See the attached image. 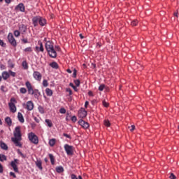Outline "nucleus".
Wrapping results in <instances>:
<instances>
[{"label": "nucleus", "instance_id": "nucleus-5", "mask_svg": "<svg viewBox=\"0 0 179 179\" xmlns=\"http://www.w3.org/2000/svg\"><path fill=\"white\" fill-rule=\"evenodd\" d=\"M64 150L68 156H72L73 155V146L72 145L65 144Z\"/></svg>", "mask_w": 179, "mask_h": 179}, {"label": "nucleus", "instance_id": "nucleus-23", "mask_svg": "<svg viewBox=\"0 0 179 179\" xmlns=\"http://www.w3.org/2000/svg\"><path fill=\"white\" fill-rule=\"evenodd\" d=\"M55 143H57V139L55 138H51L50 141H49V145L50 146H51L52 148V146H55Z\"/></svg>", "mask_w": 179, "mask_h": 179}, {"label": "nucleus", "instance_id": "nucleus-58", "mask_svg": "<svg viewBox=\"0 0 179 179\" xmlns=\"http://www.w3.org/2000/svg\"><path fill=\"white\" fill-rule=\"evenodd\" d=\"M88 94L89 96H91L92 97H93V92L92 91H89Z\"/></svg>", "mask_w": 179, "mask_h": 179}, {"label": "nucleus", "instance_id": "nucleus-26", "mask_svg": "<svg viewBox=\"0 0 179 179\" xmlns=\"http://www.w3.org/2000/svg\"><path fill=\"white\" fill-rule=\"evenodd\" d=\"M57 173H64V167L62 166H57L55 169Z\"/></svg>", "mask_w": 179, "mask_h": 179}, {"label": "nucleus", "instance_id": "nucleus-36", "mask_svg": "<svg viewBox=\"0 0 179 179\" xmlns=\"http://www.w3.org/2000/svg\"><path fill=\"white\" fill-rule=\"evenodd\" d=\"M74 83L76 86H77V87H79V86H80V80H74Z\"/></svg>", "mask_w": 179, "mask_h": 179}, {"label": "nucleus", "instance_id": "nucleus-63", "mask_svg": "<svg viewBox=\"0 0 179 179\" xmlns=\"http://www.w3.org/2000/svg\"><path fill=\"white\" fill-rule=\"evenodd\" d=\"M69 86H71V87L73 88L75 85H73V83H69Z\"/></svg>", "mask_w": 179, "mask_h": 179}, {"label": "nucleus", "instance_id": "nucleus-16", "mask_svg": "<svg viewBox=\"0 0 179 179\" xmlns=\"http://www.w3.org/2000/svg\"><path fill=\"white\" fill-rule=\"evenodd\" d=\"M17 119L18 121H20V122H21L22 124L24 122V117H23V115L20 112H19L17 114Z\"/></svg>", "mask_w": 179, "mask_h": 179}, {"label": "nucleus", "instance_id": "nucleus-62", "mask_svg": "<svg viewBox=\"0 0 179 179\" xmlns=\"http://www.w3.org/2000/svg\"><path fill=\"white\" fill-rule=\"evenodd\" d=\"M66 72H68V73H72V71L69 69L66 70Z\"/></svg>", "mask_w": 179, "mask_h": 179}, {"label": "nucleus", "instance_id": "nucleus-60", "mask_svg": "<svg viewBox=\"0 0 179 179\" xmlns=\"http://www.w3.org/2000/svg\"><path fill=\"white\" fill-rule=\"evenodd\" d=\"M6 3H10L12 2L11 0H5Z\"/></svg>", "mask_w": 179, "mask_h": 179}, {"label": "nucleus", "instance_id": "nucleus-11", "mask_svg": "<svg viewBox=\"0 0 179 179\" xmlns=\"http://www.w3.org/2000/svg\"><path fill=\"white\" fill-rule=\"evenodd\" d=\"M47 52L50 58H57V51H55V49H54V48H52V49H49V50H47Z\"/></svg>", "mask_w": 179, "mask_h": 179}, {"label": "nucleus", "instance_id": "nucleus-1", "mask_svg": "<svg viewBox=\"0 0 179 179\" xmlns=\"http://www.w3.org/2000/svg\"><path fill=\"white\" fill-rule=\"evenodd\" d=\"M13 134L14 137L11 138L12 142H13L14 145H15V146L17 148H22V143H20V141H22V132L20 131V127H16Z\"/></svg>", "mask_w": 179, "mask_h": 179}, {"label": "nucleus", "instance_id": "nucleus-21", "mask_svg": "<svg viewBox=\"0 0 179 179\" xmlns=\"http://www.w3.org/2000/svg\"><path fill=\"white\" fill-rule=\"evenodd\" d=\"M5 121L7 123L8 127H12V119L10 117H6Z\"/></svg>", "mask_w": 179, "mask_h": 179}, {"label": "nucleus", "instance_id": "nucleus-28", "mask_svg": "<svg viewBox=\"0 0 179 179\" xmlns=\"http://www.w3.org/2000/svg\"><path fill=\"white\" fill-rule=\"evenodd\" d=\"M45 122H46L48 127H49V128L52 127V122L50 120V119H46L45 120Z\"/></svg>", "mask_w": 179, "mask_h": 179}, {"label": "nucleus", "instance_id": "nucleus-13", "mask_svg": "<svg viewBox=\"0 0 179 179\" xmlns=\"http://www.w3.org/2000/svg\"><path fill=\"white\" fill-rule=\"evenodd\" d=\"M45 47L46 51H48L49 50L54 48V43L48 41L46 42Z\"/></svg>", "mask_w": 179, "mask_h": 179}, {"label": "nucleus", "instance_id": "nucleus-17", "mask_svg": "<svg viewBox=\"0 0 179 179\" xmlns=\"http://www.w3.org/2000/svg\"><path fill=\"white\" fill-rule=\"evenodd\" d=\"M9 76H10V75L9 73H8V71H3L2 73V78L4 80L9 79Z\"/></svg>", "mask_w": 179, "mask_h": 179}, {"label": "nucleus", "instance_id": "nucleus-49", "mask_svg": "<svg viewBox=\"0 0 179 179\" xmlns=\"http://www.w3.org/2000/svg\"><path fill=\"white\" fill-rule=\"evenodd\" d=\"M10 176L13 177V178H16V174H15L13 172H10Z\"/></svg>", "mask_w": 179, "mask_h": 179}, {"label": "nucleus", "instance_id": "nucleus-2", "mask_svg": "<svg viewBox=\"0 0 179 179\" xmlns=\"http://www.w3.org/2000/svg\"><path fill=\"white\" fill-rule=\"evenodd\" d=\"M32 23L34 27H37L38 24L43 27L45 26V24H47V20H45V18L41 16H35L32 18Z\"/></svg>", "mask_w": 179, "mask_h": 179}, {"label": "nucleus", "instance_id": "nucleus-19", "mask_svg": "<svg viewBox=\"0 0 179 179\" xmlns=\"http://www.w3.org/2000/svg\"><path fill=\"white\" fill-rule=\"evenodd\" d=\"M49 65L50 66H51V68H53V69H58V68H59L58 63H57L56 62H52Z\"/></svg>", "mask_w": 179, "mask_h": 179}, {"label": "nucleus", "instance_id": "nucleus-14", "mask_svg": "<svg viewBox=\"0 0 179 179\" xmlns=\"http://www.w3.org/2000/svg\"><path fill=\"white\" fill-rule=\"evenodd\" d=\"M10 110L11 113H16V106L13 102L8 103Z\"/></svg>", "mask_w": 179, "mask_h": 179}, {"label": "nucleus", "instance_id": "nucleus-3", "mask_svg": "<svg viewBox=\"0 0 179 179\" xmlns=\"http://www.w3.org/2000/svg\"><path fill=\"white\" fill-rule=\"evenodd\" d=\"M25 86L27 89V92H28V94H31V96H33V94L36 96L37 94V92H38V90H34L30 81H27L25 83Z\"/></svg>", "mask_w": 179, "mask_h": 179}, {"label": "nucleus", "instance_id": "nucleus-38", "mask_svg": "<svg viewBox=\"0 0 179 179\" xmlns=\"http://www.w3.org/2000/svg\"><path fill=\"white\" fill-rule=\"evenodd\" d=\"M66 113V110L64 108H62L59 110V113L60 114H65Z\"/></svg>", "mask_w": 179, "mask_h": 179}, {"label": "nucleus", "instance_id": "nucleus-52", "mask_svg": "<svg viewBox=\"0 0 179 179\" xmlns=\"http://www.w3.org/2000/svg\"><path fill=\"white\" fill-rule=\"evenodd\" d=\"M63 135L66 137V138H68L69 139H71V136H69V134H63Z\"/></svg>", "mask_w": 179, "mask_h": 179}, {"label": "nucleus", "instance_id": "nucleus-35", "mask_svg": "<svg viewBox=\"0 0 179 179\" xmlns=\"http://www.w3.org/2000/svg\"><path fill=\"white\" fill-rule=\"evenodd\" d=\"M14 36L15 37H19V36H20V31H19V30L14 31Z\"/></svg>", "mask_w": 179, "mask_h": 179}, {"label": "nucleus", "instance_id": "nucleus-43", "mask_svg": "<svg viewBox=\"0 0 179 179\" xmlns=\"http://www.w3.org/2000/svg\"><path fill=\"white\" fill-rule=\"evenodd\" d=\"M104 125L106 127H110V121L109 120H104Z\"/></svg>", "mask_w": 179, "mask_h": 179}, {"label": "nucleus", "instance_id": "nucleus-22", "mask_svg": "<svg viewBox=\"0 0 179 179\" xmlns=\"http://www.w3.org/2000/svg\"><path fill=\"white\" fill-rule=\"evenodd\" d=\"M45 93H46L47 96H48L49 97H51V96H52V94H53L52 90H51L50 88L45 89Z\"/></svg>", "mask_w": 179, "mask_h": 179}, {"label": "nucleus", "instance_id": "nucleus-37", "mask_svg": "<svg viewBox=\"0 0 179 179\" xmlns=\"http://www.w3.org/2000/svg\"><path fill=\"white\" fill-rule=\"evenodd\" d=\"M104 87H106V85L104 84H102L99 87V90L100 92H103V90H104Z\"/></svg>", "mask_w": 179, "mask_h": 179}, {"label": "nucleus", "instance_id": "nucleus-8", "mask_svg": "<svg viewBox=\"0 0 179 179\" xmlns=\"http://www.w3.org/2000/svg\"><path fill=\"white\" fill-rule=\"evenodd\" d=\"M23 107L26 108V110H28V111H31V110L34 108V103H33V101H29L27 103L23 104Z\"/></svg>", "mask_w": 179, "mask_h": 179}, {"label": "nucleus", "instance_id": "nucleus-56", "mask_svg": "<svg viewBox=\"0 0 179 179\" xmlns=\"http://www.w3.org/2000/svg\"><path fill=\"white\" fill-rule=\"evenodd\" d=\"M87 106H89V101H86L85 103V108H87Z\"/></svg>", "mask_w": 179, "mask_h": 179}, {"label": "nucleus", "instance_id": "nucleus-40", "mask_svg": "<svg viewBox=\"0 0 179 179\" xmlns=\"http://www.w3.org/2000/svg\"><path fill=\"white\" fill-rule=\"evenodd\" d=\"M17 153L18 155H20V156L22 157V159H24L26 157V155H24V154H23L22 152H20V150H17Z\"/></svg>", "mask_w": 179, "mask_h": 179}, {"label": "nucleus", "instance_id": "nucleus-44", "mask_svg": "<svg viewBox=\"0 0 179 179\" xmlns=\"http://www.w3.org/2000/svg\"><path fill=\"white\" fill-rule=\"evenodd\" d=\"M102 104H103V107H106V108L108 107V106H109L108 103L106 102V101H103Z\"/></svg>", "mask_w": 179, "mask_h": 179}, {"label": "nucleus", "instance_id": "nucleus-48", "mask_svg": "<svg viewBox=\"0 0 179 179\" xmlns=\"http://www.w3.org/2000/svg\"><path fill=\"white\" fill-rule=\"evenodd\" d=\"M71 121H73V122H76V121H78V119L76 118V116H73L71 117Z\"/></svg>", "mask_w": 179, "mask_h": 179}, {"label": "nucleus", "instance_id": "nucleus-34", "mask_svg": "<svg viewBox=\"0 0 179 179\" xmlns=\"http://www.w3.org/2000/svg\"><path fill=\"white\" fill-rule=\"evenodd\" d=\"M38 109L41 114H44V108L43 106H38Z\"/></svg>", "mask_w": 179, "mask_h": 179}, {"label": "nucleus", "instance_id": "nucleus-50", "mask_svg": "<svg viewBox=\"0 0 179 179\" xmlns=\"http://www.w3.org/2000/svg\"><path fill=\"white\" fill-rule=\"evenodd\" d=\"M0 173H3V166L1 163H0Z\"/></svg>", "mask_w": 179, "mask_h": 179}, {"label": "nucleus", "instance_id": "nucleus-64", "mask_svg": "<svg viewBox=\"0 0 179 179\" xmlns=\"http://www.w3.org/2000/svg\"><path fill=\"white\" fill-rule=\"evenodd\" d=\"M79 36H80V38H82V39L85 38V37L83 36V35H82V34H80Z\"/></svg>", "mask_w": 179, "mask_h": 179}, {"label": "nucleus", "instance_id": "nucleus-7", "mask_svg": "<svg viewBox=\"0 0 179 179\" xmlns=\"http://www.w3.org/2000/svg\"><path fill=\"white\" fill-rule=\"evenodd\" d=\"M17 164H19V159H15L10 162V166L13 169L15 173H19V168H17Z\"/></svg>", "mask_w": 179, "mask_h": 179}, {"label": "nucleus", "instance_id": "nucleus-42", "mask_svg": "<svg viewBox=\"0 0 179 179\" xmlns=\"http://www.w3.org/2000/svg\"><path fill=\"white\" fill-rule=\"evenodd\" d=\"M21 42L22 43V44H27V43H29V41L27 40V38H22L21 40Z\"/></svg>", "mask_w": 179, "mask_h": 179}, {"label": "nucleus", "instance_id": "nucleus-29", "mask_svg": "<svg viewBox=\"0 0 179 179\" xmlns=\"http://www.w3.org/2000/svg\"><path fill=\"white\" fill-rule=\"evenodd\" d=\"M20 92L22 94H26L27 93V90L25 87H21L20 88Z\"/></svg>", "mask_w": 179, "mask_h": 179}, {"label": "nucleus", "instance_id": "nucleus-61", "mask_svg": "<svg viewBox=\"0 0 179 179\" xmlns=\"http://www.w3.org/2000/svg\"><path fill=\"white\" fill-rule=\"evenodd\" d=\"M1 90L2 92H5V87H4V86H1Z\"/></svg>", "mask_w": 179, "mask_h": 179}, {"label": "nucleus", "instance_id": "nucleus-25", "mask_svg": "<svg viewBox=\"0 0 179 179\" xmlns=\"http://www.w3.org/2000/svg\"><path fill=\"white\" fill-rule=\"evenodd\" d=\"M40 48H38V46L36 47V50H37V51H41V52H44V47L43 46V43H39Z\"/></svg>", "mask_w": 179, "mask_h": 179}, {"label": "nucleus", "instance_id": "nucleus-41", "mask_svg": "<svg viewBox=\"0 0 179 179\" xmlns=\"http://www.w3.org/2000/svg\"><path fill=\"white\" fill-rule=\"evenodd\" d=\"M43 85L44 87H47V86H48V81H47V80H43Z\"/></svg>", "mask_w": 179, "mask_h": 179}, {"label": "nucleus", "instance_id": "nucleus-33", "mask_svg": "<svg viewBox=\"0 0 179 179\" xmlns=\"http://www.w3.org/2000/svg\"><path fill=\"white\" fill-rule=\"evenodd\" d=\"M131 25L134 27V26H138V20H134L131 22Z\"/></svg>", "mask_w": 179, "mask_h": 179}, {"label": "nucleus", "instance_id": "nucleus-9", "mask_svg": "<svg viewBox=\"0 0 179 179\" xmlns=\"http://www.w3.org/2000/svg\"><path fill=\"white\" fill-rule=\"evenodd\" d=\"M33 78H34V79H35V80H37L38 82H41L43 75H41V72L34 71Z\"/></svg>", "mask_w": 179, "mask_h": 179}, {"label": "nucleus", "instance_id": "nucleus-54", "mask_svg": "<svg viewBox=\"0 0 179 179\" xmlns=\"http://www.w3.org/2000/svg\"><path fill=\"white\" fill-rule=\"evenodd\" d=\"M71 179H78L76 175L75 174H71Z\"/></svg>", "mask_w": 179, "mask_h": 179}, {"label": "nucleus", "instance_id": "nucleus-39", "mask_svg": "<svg viewBox=\"0 0 179 179\" xmlns=\"http://www.w3.org/2000/svg\"><path fill=\"white\" fill-rule=\"evenodd\" d=\"M8 72H9L10 76H13V78H15V76H16V73L12 71V70L8 71Z\"/></svg>", "mask_w": 179, "mask_h": 179}, {"label": "nucleus", "instance_id": "nucleus-12", "mask_svg": "<svg viewBox=\"0 0 179 179\" xmlns=\"http://www.w3.org/2000/svg\"><path fill=\"white\" fill-rule=\"evenodd\" d=\"M87 115V111H86L84 108H81L78 111V116L79 117V118H85L86 117Z\"/></svg>", "mask_w": 179, "mask_h": 179}, {"label": "nucleus", "instance_id": "nucleus-55", "mask_svg": "<svg viewBox=\"0 0 179 179\" xmlns=\"http://www.w3.org/2000/svg\"><path fill=\"white\" fill-rule=\"evenodd\" d=\"M34 120L37 123L40 122V120L38 118H37V117H34Z\"/></svg>", "mask_w": 179, "mask_h": 179}, {"label": "nucleus", "instance_id": "nucleus-24", "mask_svg": "<svg viewBox=\"0 0 179 179\" xmlns=\"http://www.w3.org/2000/svg\"><path fill=\"white\" fill-rule=\"evenodd\" d=\"M0 147L3 150H8V145L3 142L0 143Z\"/></svg>", "mask_w": 179, "mask_h": 179}, {"label": "nucleus", "instance_id": "nucleus-51", "mask_svg": "<svg viewBox=\"0 0 179 179\" xmlns=\"http://www.w3.org/2000/svg\"><path fill=\"white\" fill-rule=\"evenodd\" d=\"M130 131L131 132H134V131H135V125H131Z\"/></svg>", "mask_w": 179, "mask_h": 179}, {"label": "nucleus", "instance_id": "nucleus-4", "mask_svg": "<svg viewBox=\"0 0 179 179\" xmlns=\"http://www.w3.org/2000/svg\"><path fill=\"white\" fill-rule=\"evenodd\" d=\"M28 138L32 143H34V145H37L38 143V137H37V136L35 135L34 133H29L28 135Z\"/></svg>", "mask_w": 179, "mask_h": 179}, {"label": "nucleus", "instance_id": "nucleus-15", "mask_svg": "<svg viewBox=\"0 0 179 179\" xmlns=\"http://www.w3.org/2000/svg\"><path fill=\"white\" fill-rule=\"evenodd\" d=\"M16 10H20V12H24V4L23 3H19L16 7H15Z\"/></svg>", "mask_w": 179, "mask_h": 179}, {"label": "nucleus", "instance_id": "nucleus-46", "mask_svg": "<svg viewBox=\"0 0 179 179\" xmlns=\"http://www.w3.org/2000/svg\"><path fill=\"white\" fill-rule=\"evenodd\" d=\"M77 72L76 69H73V78H76Z\"/></svg>", "mask_w": 179, "mask_h": 179}, {"label": "nucleus", "instance_id": "nucleus-53", "mask_svg": "<svg viewBox=\"0 0 179 179\" xmlns=\"http://www.w3.org/2000/svg\"><path fill=\"white\" fill-rule=\"evenodd\" d=\"M0 45H1V47H5V43H3V41L0 39Z\"/></svg>", "mask_w": 179, "mask_h": 179}, {"label": "nucleus", "instance_id": "nucleus-6", "mask_svg": "<svg viewBox=\"0 0 179 179\" xmlns=\"http://www.w3.org/2000/svg\"><path fill=\"white\" fill-rule=\"evenodd\" d=\"M8 40L10 44H11V45H13V47H16V45H17V43H16V39H15V37H13V33L8 34Z\"/></svg>", "mask_w": 179, "mask_h": 179}, {"label": "nucleus", "instance_id": "nucleus-20", "mask_svg": "<svg viewBox=\"0 0 179 179\" xmlns=\"http://www.w3.org/2000/svg\"><path fill=\"white\" fill-rule=\"evenodd\" d=\"M49 157L50 159L51 164L54 166V164H55V157L52 154H49Z\"/></svg>", "mask_w": 179, "mask_h": 179}, {"label": "nucleus", "instance_id": "nucleus-57", "mask_svg": "<svg viewBox=\"0 0 179 179\" xmlns=\"http://www.w3.org/2000/svg\"><path fill=\"white\" fill-rule=\"evenodd\" d=\"M10 101L11 103H16V99H15V98H11Z\"/></svg>", "mask_w": 179, "mask_h": 179}, {"label": "nucleus", "instance_id": "nucleus-27", "mask_svg": "<svg viewBox=\"0 0 179 179\" xmlns=\"http://www.w3.org/2000/svg\"><path fill=\"white\" fill-rule=\"evenodd\" d=\"M36 164L38 169H39V170H43V165H42L41 161H37L36 162Z\"/></svg>", "mask_w": 179, "mask_h": 179}, {"label": "nucleus", "instance_id": "nucleus-32", "mask_svg": "<svg viewBox=\"0 0 179 179\" xmlns=\"http://www.w3.org/2000/svg\"><path fill=\"white\" fill-rule=\"evenodd\" d=\"M24 52H33V49L31 48V47H28L27 48H25L24 50Z\"/></svg>", "mask_w": 179, "mask_h": 179}, {"label": "nucleus", "instance_id": "nucleus-18", "mask_svg": "<svg viewBox=\"0 0 179 179\" xmlns=\"http://www.w3.org/2000/svg\"><path fill=\"white\" fill-rule=\"evenodd\" d=\"M19 30L20 31H21L22 33H26L27 30V27H26V25L24 24H21L19 27Z\"/></svg>", "mask_w": 179, "mask_h": 179}, {"label": "nucleus", "instance_id": "nucleus-31", "mask_svg": "<svg viewBox=\"0 0 179 179\" xmlns=\"http://www.w3.org/2000/svg\"><path fill=\"white\" fill-rule=\"evenodd\" d=\"M6 161V155L0 154V162Z\"/></svg>", "mask_w": 179, "mask_h": 179}, {"label": "nucleus", "instance_id": "nucleus-47", "mask_svg": "<svg viewBox=\"0 0 179 179\" xmlns=\"http://www.w3.org/2000/svg\"><path fill=\"white\" fill-rule=\"evenodd\" d=\"M169 178H170V179H176V176H175L174 173H171V175H170V176H169Z\"/></svg>", "mask_w": 179, "mask_h": 179}, {"label": "nucleus", "instance_id": "nucleus-59", "mask_svg": "<svg viewBox=\"0 0 179 179\" xmlns=\"http://www.w3.org/2000/svg\"><path fill=\"white\" fill-rule=\"evenodd\" d=\"M73 89L75 92H78V87L75 85L73 86Z\"/></svg>", "mask_w": 179, "mask_h": 179}, {"label": "nucleus", "instance_id": "nucleus-45", "mask_svg": "<svg viewBox=\"0 0 179 179\" xmlns=\"http://www.w3.org/2000/svg\"><path fill=\"white\" fill-rule=\"evenodd\" d=\"M66 92L69 93V96H72V90L71 88H66Z\"/></svg>", "mask_w": 179, "mask_h": 179}, {"label": "nucleus", "instance_id": "nucleus-10", "mask_svg": "<svg viewBox=\"0 0 179 179\" xmlns=\"http://www.w3.org/2000/svg\"><path fill=\"white\" fill-rule=\"evenodd\" d=\"M78 124L79 125H80V127H82V128H83V129H87V128L90 127V125L89 124V123H87V122H85L82 119H80L78 121Z\"/></svg>", "mask_w": 179, "mask_h": 179}, {"label": "nucleus", "instance_id": "nucleus-30", "mask_svg": "<svg viewBox=\"0 0 179 179\" xmlns=\"http://www.w3.org/2000/svg\"><path fill=\"white\" fill-rule=\"evenodd\" d=\"M22 65L24 69H29V64H27V62L23 61Z\"/></svg>", "mask_w": 179, "mask_h": 179}]
</instances>
